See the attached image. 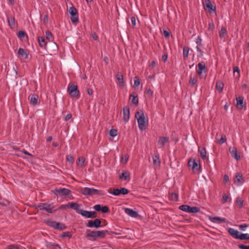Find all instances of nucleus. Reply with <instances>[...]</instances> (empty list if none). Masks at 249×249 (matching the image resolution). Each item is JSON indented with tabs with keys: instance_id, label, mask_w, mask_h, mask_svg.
<instances>
[{
	"instance_id": "16",
	"label": "nucleus",
	"mask_w": 249,
	"mask_h": 249,
	"mask_svg": "<svg viewBox=\"0 0 249 249\" xmlns=\"http://www.w3.org/2000/svg\"><path fill=\"white\" fill-rule=\"evenodd\" d=\"M169 142V138L167 137H160L158 140V145H160L159 148H162L164 147L165 143Z\"/></svg>"
},
{
	"instance_id": "52",
	"label": "nucleus",
	"mask_w": 249,
	"mask_h": 249,
	"mask_svg": "<svg viewBox=\"0 0 249 249\" xmlns=\"http://www.w3.org/2000/svg\"><path fill=\"white\" fill-rule=\"evenodd\" d=\"M46 37L48 40L53 37V34L50 31L48 30L46 32Z\"/></svg>"
},
{
	"instance_id": "45",
	"label": "nucleus",
	"mask_w": 249,
	"mask_h": 249,
	"mask_svg": "<svg viewBox=\"0 0 249 249\" xmlns=\"http://www.w3.org/2000/svg\"><path fill=\"white\" fill-rule=\"evenodd\" d=\"M189 206L187 205H182L179 207V209L185 212L189 213Z\"/></svg>"
},
{
	"instance_id": "12",
	"label": "nucleus",
	"mask_w": 249,
	"mask_h": 249,
	"mask_svg": "<svg viewBox=\"0 0 249 249\" xmlns=\"http://www.w3.org/2000/svg\"><path fill=\"white\" fill-rule=\"evenodd\" d=\"M188 166L192 167L193 170H199L200 168V166L199 165L197 161L194 160L190 159L188 161Z\"/></svg>"
},
{
	"instance_id": "36",
	"label": "nucleus",
	"mask_w": 249,
	"mask_h": 249,
	"mask_svg": "<svg viewBox=\"0 0 249 249\" xmlns=\"http://www.w3.org/2000/svg\"><path fill=\"white\" fill-rule=\"evenodd\" d=\"M189 50L188 47H184L183 48V57L184 60H186L188 57Z\"/></svg>"
},
{
	"instance_id": "64",
	"label": "nucleus",
	"mask_w": 249,
	"mask_h": 249,
	"mask_svg": "<svg viewBox=\"0 0 249 249\" xmlns=\"http://www.w3.org/2000/svg\"><path fill=\"white\" fill-rule=\"evenodd\" d=\"M71 117L72 115L71 113H69L64 117V120L65 121H68L71 118Z\"/></svg>"
},
{
	"instance_id": "11",
	"label": "nucleus",
	"mask_w": 249,
	"mask_h": 249,
	"mask_svg": "<svg viewBox=\"0 0 249 249\" xmlns=\"http://www.w3.org/2000/svg\"><path fill=\"white\" fill-rule=\"evenodd\" d=\"M18 57L21 59H26L28 57V51L20 48L18 51Z\"/></svg>"
},
{
	"instance_id": "23",
	"label": "nucleus",
	"mask_w": 249,
	"mask_h": 249,
	"mask_svg": "<svg viewBox=\"0 0 249 249\" xmlns=\"http://www.w3.org/2000/svg\"><path fill=\"white\" fill-rule=\"evenodd\" d=\"M68 204L69 208H71L75 210L78 213L80 214V212L82 211V210L79 209V205L78 204L74 202Z\"/></svg>"
},
{
	"instance_id": "13",
	"label": "nucleus",
	"mask_w": 249,
	"mask_h": 249,
	"mask_svg": "<svg viewBox=\"0 0 249 249\" xmlns=\"http://www.w3.org/2000/svg\"><path fill=\"white\" fill-rule=\"evenodd\" d=\"M123 119L125 122H127L130 118V110L128 106H125L123 108Z\"/></svg>"
},
{
	"instance_id": "63",
	"label": "nucleus",
	"mask_w": 249,
	"mask_h": 249,
	"mask_svg": "<svg viewBox=\"0 0 249 249\" xmlns=\"http://www.w3.org/2000/svg\"><path fill=\"white\" fill-rule=\"evenodd\" d=\"M91 36L95 40H97L98 37L96 33L94 32L91 33Z\"/></svg>"
},
{
	"instance_id": "62",
	"label": "nucleus",
	"mask_w": 249,
	"mask_h": 249,
	"mask_svg": "<svg viewBox=\"0 0 249 249\" xmlns=\"http://www.w3.org/2000/svg\"><path fill=\"white\" fill-rule=\"evenodd\" d=\"M48 19H49V18H48V15H45L44 16L43 19V23H44V24H46L48 23Z\"/></svg>"
},
{
	"instance_id": "42",
	"label": "nucleus",
	"mask_w": 249,
	"mask_h": 249,
	"mask_svg": "<svg viewBox=\"0 0 249 249\" xmlns=\"http://www.w3.org/2000/svg\"><path fill=\"white\" fill-rule=\"evenodd\" d=\"M197 81V77H193L191 76L189 83L192 87H193L196 83Z\"/></svg>"
},
{
	"instance_id": "43",
	"label": "nucleus",
	"mask_w": 249,
	"mask_h": 249,
	"mask_svg": "<svg viewBox=\"0 0 249 249\" xmlns=\"http://www.w3.org/2000/svg\"><path fill=\"white\" fill-rule=\"evenodd\" d=\"M227 141L226 137L225 135H222L221 138L217 141V143L219 144H222L225 142Z\"/></svg>"
},
{
	"instance_id": "32",
	"label": "nucleus",
	"mask_w": 249,
	"mask_h": 249,
	"mask_svg": "<svg viewBox=\"0 0 249 249\" xmlns=\"http://www.w3.org/2000/svg\"><path fill=\"white\" fill-rule=\"evenodd\" d=\"M198 152L200 153V155L202 159L205 160L206 158L207 151L205 147H202L201 148H199Z\"/></svg>"
},
{
	"instance_id": "34",
	"label": "nucleus",
	"mask_w": 249,
	"mask_h": 249,
	"mask_svg": "<svg viewBox=\"0 0 249 249\" xmlns=\"http://www.w3.org/2000/svg\"><path fill=\"white\" fill-rule=\"evenodd\" d=\"M153 164L155 166H160V157L159 155H155L153 156Z\"/></svg>"
},
{
	"instance_id": "25",
	"label": "nucleus",
	"mask_w": 249,
	"mask_h": 249,
	"mask_svg": "<svg viewBox=\"0 0 249 249\" xmlns=\"http://www.w3.org/2000/svg\"><path fill=\"white\" fill-rule=\"evenodd\" d=\"M125 212L133 217H136L138 216V213L131 209L125 208Z\"/></svg>"
},
{
	"instance_id": "6",
	"label": "nucleus",
	"mask_w": 249,
	"mask_h": 249,
	"mask_svg": "<svg viewBox=\"0 0 249 249\" xmlns=\"http://www.w3.org/2000/svg\"><path fill=\"white\" fill-rule=\"evenodd\" d=\"M69 12L72 23L74 24L78 22L79 18L77 9L74 6H72L70 8Z\"/></svg>"
},
{
	"instance_id": "35",
	"label": "nucleus",
	"mask_w": 249,
	"mask_h": 249,
	"mask_svg": "<svg viewBox=\"0 0 249 249\" xmlns=\"http://www.w3.org/2000/svg\"><path fill=\"white\" fill-rule=\"evenodd\" d=\"M90 192L91 195H90V196L98 195H105V193H102L101 191L94 189V188H90Z\"/></svg>"
},
{
	"instance_id": "18",
	"label": "nucleus",
	"mask_w": 249,
	"mask_h": 249,
	"mask_svg": "<svg viewBox=\"0 0 249 249\" xmlns=\"http://www.w3.org/2000/svg\"><path fill=\"white\" fill-rule=\"evenodd\" d=\"M236 107L239 109H242L244 106V98L243 96H239L238 97H236Z\"/></svg>"
},
{
	"instance_id": "50",
	"label": "nucleus",
	"mask_w": 249,
	"mask_h": 249,
	"mask_svg": "<svg viewBox=\"0 0 249 249\" xmlns=\"http://www.w3.org/2000/svg\"><path fill=\"white\" fill-rule=\"evenodd\" d=\"M66 160L70 163H73L74 162V158L72 155H69L66 157Z\"/></svg>"
},
{
	"instance_id": "39",
	"label": "nucleus",
	"mask_w": 249,
	"mask_h": 249,
	"mask_svg": "<svg viewBox=\"0 0 249 249\" xmlns=\"http://www.w3.org/2000/svg\"><path fill=\"white\" fill-rule=\"evenodd\" d=\"M67 228V227L65 226V224L60 223L58 222L55 228V230H65Z\"/></svg>"
},
{
	"instance_id": "40",
	"label": "nucleus",
	"mask_w": 249,
	"mask_h": 249,
	"mask_svg": "<svg viewBox=\"0 0 249 249\" xmlns=\"http://www.w3.org/2000/svg\"><path fill=\"white\" fill-rule=\"evenodd\" d=\"M238 239L240 240H249V234L248 233H243L240 232Z\"/></svg>"
},
{
	"instance_id": "31",
	"label": "nucleus",
	"mask_w": 249,
	"mask_h": 249,
	"mask_svg": "<svg viewBox=\"0 0 249 249\" xmlns=\"http://www.w3.org/2000/svg\"><path fill=\"white\" fill-rule=\"evenodd\" d=\"M81 194L85 196H90V188L85 187L82 188L79 192Z\"/></svg>"
},
{
	"instance_id": "9",
	"label": "nucleus",
	"mask_w": 249,
	"mask_h": 249,
	"mask_svg": "<svg viewBox=\"0 0 249 249\" xmlns=\"http://www.w3.org/2000/svg\"><path fill=\"white\" fill-rule=\"evenodd\" d=\"M80 214L88 218H94L97 217V213L95 211H88L82 210V211L80 212Z\"/></svg>"
},
{
	"instance_id": "48",
	"label": "nucleus",
	"mask_w": 249,
	"mask_h": 249,
	"mask_svg": "<svg viewBox=\"0 0 249 249\" xmlns=\"http://www.w3.org/2000/svg\"><path fill=\"white\" fill-rule=\"evenodd\" d=\"M134 87H138L141 84V81L139 77L135 76L134 78Z\"/></svg>"
},
{
	"instance_id": "55",
	"label": "nucleus",
	"mask_w": 249,
	"mask_h": 249,
	"mask_svg": "<svg viewBox=\"0 0 249 249\" xmlns=\"http://www.w3.org/2000/svg\"><path fill=\"white\" fill-rule=\"evenodd\" d=\"M214 29V24L212 22L209 23L208 30L213 32Z\"/></svg>"
},
{
	"instance_id": "29",
	"label": "nucleus",
	"mask_w": 249,
	"mask_h": 249,
	"mask_svg": "<svg viewBox=\"0 0 249 249\" xmlns=\"http://www.w3.org/2000/svg\"><path fill=\"white\" fill-rule=\"evenodd\" d=\"M45 223L49 226L55 229L56 226L57 224V222L53 221L51 219H48L45 221Z\"/></svg>"
},
{
	"instance_id": "30",
	"label": "nucleus",
	"mask_w": 249,
	"mask_h": 249,
	"mask_svg": "<svg viewBox=\"0 0 249 249\" xmlns=\"http://www.w3.org/2000/svg\"><path fill=\"white\" fill-rule=\"evenodd\" d=\"M215 87H216V89H217V90L219 93H221L223 91V89L224 83L219 80L217 81L216 82Z\"/></svg>"
},
{
	"instance_id": "3",
	"label": "nucleus",
	"mask_w": 249,
	"mask_h": 249,
	"mask_svg": "<svg viewBox=\"0 0 249 249\" xmlns=\"http://www.w3.org/2000/svg\"><path fill=\"white\" fill-rule=\"evenodd\" d=\"M67 91L72 97L79 98V91L77 85L73 84L69 85L67 89Z\"/></svg>"
},
{
	"instance_id": "20",
	"label": "nucleus",
	"mask_w": 249,
	"mask_h": 249,
	"mask_svg": "<svg viewBox=\"0 0 249 249\" xmlns=\"http://www.w3.org/2000/svg\"><path fill=\"white\" fill-rule=\"evenodd\" d=\"M116 76L120 86L124 87V82L123 75L121 72H118L117 73Z\"/></svg>"
},
{
	"instance_id": "8",
	"label": "nucleus",
	"mask_w": 249,
	"mask_h": 249,
	"mask_svg": "<svg viewBox=\"0 0 249 249\" xmlns=\"http://www.w3.org/2000/svg\"><path fill=\"white\" fill-rule=\"evenodd\" d=\"M86 226L89 228H95L96 229L102 227L101 225V221L98 218H96L94 220L89 221L88 222L86 223Z\"/></svg>"
},
{
	"instance_id": "1",
	"label": "nucleus",
	"mask_w": 249,
	"mask_h": 249,
	"mask_svg": "<svg viewBox=\"0 0 249 249\" xmlns=\"http://www.w3.org/2000/svg\"><path fill=\"white\" fill-rule=\"evenodd\" d=\"M87 233L86 237L91 241H95L97 238H104L106 236L107 233L110 234L107 230L103 231H92L89 230L87 231Z\"/></svg>"
},
{
	"instance_id": "47",
	"label": "nucleus",
	"mask_w": 249,
	"mask_h": 249,
	"mask_svg": "<svg viewBox=\"0 0 249 249\" xmlns=\"http://www.w3.org/2000/svg\"><path fill=\"white\" fill-rule=\"evenodd\" d=\"M170 198L171 200L176 201L178 200V195L176 193H172L171 194Z\"/></svg>"
},
{
	"instance_id": "61",
	"label": "nucleus",
	"mask_w": 249,
	"mask_h": 249,
	"mask_svg": "<svg viewBox=\"0 0 249 249\" xmlns=\"http://www.w3.org/2000/svg\"><path fill=\"white\" fill-rule=\"evenodd\" d=\"M67 208H69V204L61 205L58 208V210L61 209H66Z\"/></svg>"
},
{
	"instance_id": "21",
	"label": "nucleus",
	"mask_w": 249,
	"mask_h": 249,
	"mask_svg": "<svg viewBox=\"0 0 249 249\" xmlns=\"http://www.w3.org/2000/svg\"><path fill=\"white\" fill-rule=\"evenodd\" d=\"M7 20L9 26L11 28H13L15 25V18L12 15H7Z\"/></svg>"
},
{
	"instance_id": "51",
	"label": "nucleus",
	"mask_w": 249,
	"mask_h": 249,
	"mask_svg": "<svg viewBox=\"0 0 249 249\" xmlns=\"http://www.w3.org/2000/svg\"><path fill=\"white\" fill-rule=\"evenodd\" d=\"M103 213H107L109 212V209L107 206H104L101 207V211Z\"/></svg>"
},
{
	"instance_id": "10",
	"label": "nucleus",
	"mask_w": 249,
	"mask_h": 249,
	"mask_svg": "<svg viewBox=\"0 0 249 249\" xmlns=\"http://www.w3.org/2000/svg\"><path fill=\"white\" fill-rule=\"evenodd\" d=\"M205 8H207L209 13L216 12V7L213 6L210 0H205L203 3Z\"/></svg>"
},
{
	"instance_id": "24",
	"label": "nucleus",
	"mask_w": 249,
	"mask_h": 249,
	"mask_svg": "<svg viewBox=\"0 0 249 249\" xmlns=\"http://www.w3.org/2000/svg\"><path fill=\"white\" fill-rule=\"evenodd\" d=\"M196 44L198 45L196 47L197 51L200 53H203V51L201 50V48L202 47V39L200 36H198L196 39Z\"/></svg>"
},
{
	"instance_id": "49",
	"label": "nucleus",
	"mask_w": 249,
	"mask_h": 249,
	"mask_svg": "<svg viewBox=\"0 0 249 249\" xmlns=\"http://www.w3.org/2000/svg\"><path fill=\"white\" fill-rule=\"evenodd\" d=\"M109 135L112 137H114L117 135V130L115 129H111L109 132Z\"/></svg>"
},
{
	"instance_id": "44",
	"label": "nucleus",
	"mask_w": 249,
	"mask_h": 249,
	"mask_svg": "<svg viewBox=\"0 0 249 249\" xmlns=\"http://www.w3.org/2000/svg\"><path fill=\"white\" fill-rule=\"evenodd\" d=\"M60 237L62 238L69 237L71 238L72 237V234L70 231H66L63 232V233L60 235Z\"/></svg>"
},
{
	"instance_id": "57",
	"label": "nucleus",
	"mask_w": 249,
	"mask_h": 249,
	"mask_svg": "<svg viewBox=\"0 0 249 249\" xmlns=\"http://www.w3.org/2000/svg\"><path fill=\"white\" fill-rule=\"evenodd\" d=\"M101 207L102 206H101V205L97 204L94 206L93 208L95 211L99 212L101 211Z\"/></svg>"
},
{
	"instance_id": "46",
	"label": "nucleus",
	"mask_w": 249,
	"mask_h": 249,
	"mask_svg": "<svg viewBox=\"0 0 249 249\" xmlns=\"http://www.w3.org/2000/svg\"><path fill=\"white\" fill-rule=\"evenodd\" d=\"M18 37L19 38L28 37L26 33L23 31H19L18 33Z\"/></svg>"
},
{
	"instance_id": "5",
	"label": "nucleus",
	"mask_w": 249,
	"mask_h": 249,
	"mask_svg": "<svg viewBox=\"0 0 249 249\" xmlns=\"http://www.w3.org/2000/svg\"><path fill=\"white\" fill-rule=\"evenodd\" d=\"M52 193L56 196H69L71 191L70 189L67 188L55 189L52 191Z\"/></svg>"
},
{
	"instance_id": "58",
	"label": "nucleus",
	"mask_w": 249,
	"mask_h": 249,
	"mask_svg": "<svg viewBox=\"0 0 249 249\" xmlns=\"http://www.w3.org/2000/svg\"><path fill=\"white\" fill-rule=\"evenodd\" d=\"M248 227V225L247 224H244L242 225H239V228L242 231H245L246 228Z\"/></svg>"
},
{
	"instance_id": "27",
	"label": "nucleus",
	"mask_w": 249,
	"mask_h": 249,
	"mask_svg": "<svg viewBox=\"0 0 249 249\" xmlns=\"http://www.w3.org/2000/svg\"><path fill=\"white\" fill-rule=\"evenodd\" d=\"M38 42L39 45L41 48H45L47 45L45 37L44 36H38Z\"/></svg>"
},
{
	"instance_id": "28",
	"label": "nucleus",
	"mask_w": 249,
	"mask_h": 249,
	"mask_svg": "<svg viewBox=\"0 0 249 249\" xmlns=\"http://www.w3.org/2000/svg\"><path fill=\"white\" fill-rule=\"evenodd\" d=\"M130 178V173L128 171L123 172L119 175V178L127 180Z\"/></svg>"
},
{
	"instance_id": "37",
	"label": "nucleus",
	"mask_w": 249,
	"mask_h": 249,
	"mask_svg": "<svg viewBox=\"0 0 249 249\" xmlns=\"http://www.w3.org/2000/svg\"><path fill=\"white\" fill-rule=\"evenodd\" d=\"M189 213H196L200 212V208L196 206L189 207Z\"/></svg>"
},
{
	"instance_id": "15",
	"label": "nucleus",
	"mask_w": 249,
	"mask_h": 249,
	"mask_svg": "<svg viewBox=\"0 0 249 249\" xmlns=\"http://www.w3.org/2000/svg\"><path fill=\"white\" fill-rule=\"evenodd\" d=\"M198 69H196V73L198 75H200L203 71H205L206 69L205 63L203 62H199L198 65Z\"/></svg>"
},
{
	"instance_id": "19",
	"label": "nucleus",
	"mask_w": 249,
	"mask_h": 249,
	"mask_svg": "<svg viewBox=\"0 0 249 249\" xmlns=\"http://www.w3.org/2000/svg\"><path fill=\"white\" fill-rule=\"evenodd\" d=\"M228 232L233 238L237 239L240 234V232L233 228H229L228 229Z\"/></svg>"
},
{
	"instance_id": "53",
	"label": "nucleus",
	"mask_w": 249,
	"mask_h": 249,
	"mask_svg": "<svg viewBox=\"0 0 249 249\" xmlns=\"http://www.w3.org/2000/svg\"><path fill=\"white\" fill-rule=\"evenodd\" d=\"M146 93L149 97L152 98L153 97V92L151 89H148L146 91Z\"/></svg>"
},
{
	"instance_id": "41",
	"label": "nucleus",
	"mask_w": 249,
	"mask_h": 249,
	"mask_svg": "<svg viewBox=\"0 0 249 249\" xmlns=\"http://www.w3.org/2000/svg\"><path fill=\"white\" fill-rule=\"evenodd\" d=\"M46 247L48 248H50L51 247H57L59 249H61V247L60 246L56 243H52V242H47L46 243Z\"/></svg>"
},
{
	"instance_id": "14",
	"label": "nucleus",
	"mask_w": 249,
	"mask_h": 249,
	"mask_svg": "<svg viewBox=\"0 0 249 249\" xmlns=\"http://www.w3.org/2000/svg\"><path fill=\"white\" fill-rule=\"evenodd\" d=\"M229 151L231 154V156L236 160H238L240 159V156L237 153V150L235 147H230L229 148Z\"/></svg>"
},
{
	"instance_id": "4",
	"label": "nucleus",
	"mask_w": 249,
	"mask_h": 249,
	"mask_svg": "<svg viewBox=\"0 0 249 249\" xmlns=\"http://www.w3.org/2000/svg\"><path fill=\"white\" fill-rule=\"evenodd\" d=\"M107 192L108 193L113 195L115 196H118L121 195H125L129 192V190L124 188H121L120 189H114L113 191L111 190V189H109L107 190Z\"/></svg>"
},
{
	"instance_id": "56",
	"label": "nucleus",
	"mask_w": 249,
	"mask_h": 249,
	"mask_svg": "<svg viewBox=\"0 0 249 249\" xmlns=\"http://www.w3.org/2000/svg\"><path fill=\"white\" fill-rule=\"evenodd\" d=\"M7 248L8 249H19V247L16 245H10Z\"/></svg>"
},
{
	"instance_id": "60",
	"label": "nucleus",
	"mask_w": 249,
	"mask_h": 249,
	"mask_svg": "<svg viewBox=\"0 0 249 249\" xmlns=\"http://www.w3.org/2000/svg\"><path fill=\"white\" fill-rule=\"evenodd\" d=\"M238 247L240 249H249V246H246L243 244L239 245Z\"/></svg>"
},
{
	"instance_id": "26",
	"label": "nucleus",
	"mask_w": 249,
	"mask_h": 249,
	"mask_svg": "<svg viewBox=\"0 0 249 249\" xmlns=\"http://www.w3.org/2000/svg\"><path fill=\"white\" fill-rule=\"evenodd\" d=\"M131 98H132L131 100L132 103L136 106H138L139 104L138 95H136L135 92H134L130 95L129 98L131 99Z\"/></svg>"
},
{
	"instance_id": "59",
	"label": "nucleus",
	"mask_w": 249,
	"mask_h": 249,
	"mask_svg": "<svg viewBox=\"0 0 249 249\" xmlns=\"http://www.w3.org/2000/svg\"><path fill=\"white\" fill-rule=\"evenodd\" d=\"M131 21L133 26H135L136 24V18L135 17H132L131 18Z\"/></svg>"
},
{
	"instance_id": "22",
	"label": "nucleus",
	"mask_w": 249,
	"mask_h": 249,
	"mask_svg": "<svg viewBox=\"0 0 249 249\" xmlns=\"http://www.w3.org/2000/svg\"><path fill=\"white\" fill-rule=\"evenodd\" d=\"M210 220L214 223H221L226 222V219L220 217H213L210 218Z\"/></svg>"
},
{
	"instance_id": "38",
	"label": "nucleus",
	"mask_w": 249,
	"mask_h": 249,
	"mask_svg": "<svg viewBox=\"0 0 249 249\" xmlns=\"http://www.w3.org/2000/svg\"><path fill=\"white\" fill-rule=\"evenodd\" d=\"M226 33H227V30H226V28L223 26L221 28V30L219 33V37L220 38H224L225 36L226 35Z\"/></svg>"
},
{
	"instance_id": "7",
	"label": "nucleus",
	"mask_w": 249,
	"mask_h": 249,
	"mask_svg": "<svg viewBox=\"0 0 249 249\" xmlns=\"http://www.w3.org/2000/svg\"><path fill=\"white\" fill-rule=\"evenodd\" d=\"M36 208L39 209L40 210H44L49 213H53L56 211V210H53V207H52L51 204H49L46 203H39L37 206Z\"/></svg>"
},
{
	"instance_id": "33",
	"label": "nucleus",
	"mask_w": 249,
	"mask_h": 249,
	"mask_svg": "<svg viewBox=\"0 0 249 249\" xmlns=\"http://www.w3.org/2000/svg\"><path fill=\"white\" fill-rule=\"evenodd\" d=\"M235 179L238 182V185H240L243 183V176L240 173L236 174Z\"/></svg>"
},
{
	"instance_id": "2",
	"label": "nucleus",
	"mask_w": 249,
	"mask_h": 249,
	"mask_svg": "<svg viewBox=\"0 0 249 249\" xmlns=\"http://www.w3.org/2000/svg\"><path fill=\"white\" fill-rule=\"evenodd\" d=\"M135 118L137 119L140 130L142 131L146 129V122L147 121L145 117L144 112L140 110L136 112Z\"/></svg>"
},
{
	"instance_id": "54",
	"label": "nucleus",
	"mask_w": 249,
	"mask_h": 249,
	"mask_svg": "<svg viewBox=\"0 0 249 249\" xmlns=\"http://www.w3.org/2000/svg\"><path fill=\"white\" fill-rule=\"evenodd\" d=\"M236 202H237L238 205H239V206L240 208H241L243 206V200L241 198L238 197L236 199Z\"/></svg>"
},
{
	"instance_id": "17",
	"label": "nucleus",
	"mask_w": 249,
	"mask_h": 249,
	"mask_svg": "<svg viewBox=\"0 0 249 249\" xmlns=\"http://www.w3.org/2000/svg\"><path fill=\"white\" fill-rule=\"evenodd\" d=\"M29 98L30 100V104L33 106H36L37 104V100L38 98V96L36 94H31Z\"/></svg>"
}]
</instances>
